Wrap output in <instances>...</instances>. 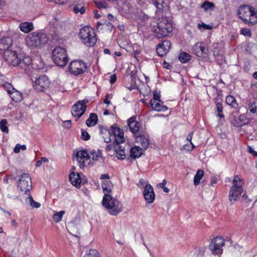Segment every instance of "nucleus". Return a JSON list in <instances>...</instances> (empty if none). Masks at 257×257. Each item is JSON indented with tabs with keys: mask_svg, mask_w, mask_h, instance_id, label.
I'll return each instance as SVG.
<instances>
[{
	"mask_svg": "<svg viewBox=\"0 0 257 257\" xmlns=\"http://www.w3.org/2000/svg\"><path fill=\"white\" fill-rule=\"evenodd\" d=\"M151 26L158 38L167 36L173 30L172 24L166 17L158 18L156 22L151 24Z\"/></svg>",
	"mask_w": 257,
	"mask_h": 257,
	"instance_id": "1",
	"label": "nucleus"
},
{
	"mask_svg": "<svg viewBox=\"0 0 257 257\" xmlns=\"http://www.w3.org/2000/svg\"><path fill=\"white\" fill-rule=\"evenodd\" d=\"M47 41L48 38L45 34L37 32L30 33L25 39L26 45L31 48L41 47Z\"/></svg>",
	"mask_w": 257,
	"mask_h": 257,
	"instance_id": "2",
	"label": "nucleus"
},
{
	"mask_svg": "<svg viewBox=\"0 0 257 257\" xmlns=\"http://www.w3.org/2000/svg\"><path fill=\"white\" fill-rule=\"evenodd\" d=\"M102 205L106 208L108 213L116 216L122 210V205L117 199L111 196H104L102 199Z\"/></svg>",
	"mask_w": 257,
	"mask_h": 257,
	"instance_id": "3",
	"label": "nucleus"
},
{
	"mask_svg": "<svg viewBox=\"0 0 257 257\" xmlns=\"http://www.w3.org/2000/svg\"><path fill=\"white\" fill-rule=\"evenodd\" d=\"M232 185L229 191V200L231 203H234L238 200L241 194L243 192V182L238 176H235L232 180Z\"/></svg>",
	"mask_w": 257,
	"mask_h": 257,
	"instance_id": "4",
	"label": "nucleus"
},
{
	"mask_svg": "<svg viewBox=\"0 0 257 257\" xmlns=\"http://www.w3.org/2000/svg\"><path fill=\"white\" fill-rule=\"evenodd\" d=\"M238 15L245 24L252 25L257 22V13L254 8L241 6L238 10Z\"/></svg>",
	"mask_w": 257,
	"mask_h": 257,
	"instance_id": "5",
	"label": "nucleus"
},
{
	"mask_svg": "<svg viewBox=\"0 0 257 257\" xmlns=\"http://www.w3.org/2000/svg\"><path fill=\"white\" fill-rule=\"evenodd\" d=\"M79 37L82 43L87 46H93L96 42L94 30L90 27H84L80 30Z\"/></svg>",
	"mask_w": 257,
	"mask_h": 257,
	"instance_id": "6",
	"label": "nucleus"
},
{
	"mask_svg": "<svg viewBox=\"0 0 257 257\" xmlns=\"http://www.w3.org/2000/svg\"><path fill=\"white\" fill-rule=\"evenodd\" d=\"M76 157L81 168L88 166L90 164V158L94 161L98 160L100 159L99 156L95 151H91L90 156H89L85 150L78 151L76 154Z\"/></svg>",
	"mask_w": 257,
	"mask_h": 257,
	"instance_id": "7",
	"label": "nucleus"
},
{
	"mask_svg": "<svg viewBox=\"0 0 257 257\" xmlns=\"http://www.w3.org/2000/svg\"><path fill=\"white\" fill-rule=\"evenodd\" d=\"M18 189L26 195H30L32 189V183L30 175L28 173H23L17 181Z\"/></svg>",
	"mask_w": 257,
	"mask_h": 257,
	"instance_id": "8",
	"label": "nucleus"
},
{
	"mask_svg": "<svg viewBox=\"0 0 257 257\" xmlns=\"http://www.w3.org/2000/svg\"><path fill=\"white\" fill-rule=\"evenodd\" d=\"M52 58L54 63L60 67L65 66L68 63L67 52L61 47H57L53 50Z\"/></svg>",
	"mask_w": 257,
	"mask_h": 257,
	"instance_id": "9",
	"label": "nucleus"
},
{
	"mask_svg": "<svg viewBox=\"0 0 257 257\" xmlns=\"http://www.w3.org/2000/svg\"><path fill=\"white\" fill-rule=\"evenodd\" d=\"M225 245V240L221 236H217L212 239L209 245V249L214 255L220 256L223 252V246Z\"/></svg>",
	"mask_w": 257,
	"mask_h": 257,
	"instance_id": "10",
	"label": "nucleus"
},
{
	"mask_svg": "<svg viewBox=\"0 0 257 257\" xmlns=\"http://www.w3.org/2000/svg\"><path fill=\"white\" fill-rule=\"evenodd\" d=\"M68 68L71 74L78 75L86 72L88 67L87 64L83 61L77 60L72 61L69 64Z\"/></svg>",
	"mask_w": 257,
	"mask_h": 257,
	"instance_id": "11",
	"label": "nucleus"
},
{
	"mask_svg": "<svg viewBox=\"0 0 257 257\" xmlns=\"http://www.w3.org/2000/svg\"><path fill=\"white\" fill-rule=\"evenodd\" d=\"M88 102L87 99L77 101L72 108L71 112L73 116L76 118L80 117L85 112L87 108L86 103Z\"/></svg>",
	"mask_w": 257,
	"mask_h": 257,
	"instance_id": "12",
	"label": "nucleus"
},
{
	"mask_svg": "<svg viewBox=\"0 0 257 257\" xmlns=\"http://www.w3.org/2000/svg\"><path fill=\"white\" fill-rule=\"evenodd\" d=\"M4 58L9 65L17 66L19 64L20 56L15 51L12 50L6 51L4 53Z\"/></svg>",
	"mask_w": 257,
	"mask_h": 257,
	"instance_id": "13",
	"label": "nucleus"
},
{
	"mask_svg": "<svg viewBox=\"0 0 257 257\" xmlns=\"http://www.w3.org/2000/svg\"><path fill=\"white\" fill-rule=\"evenodd\" d=\"M111 134L114 137L115 141L113 143L118 145L124 142L123 131L118 127L113 125L110 127Z\"/></svg>",
	"mask_w": 257,
	"mask_h": 257,
	"instance_id": "14",
	"label": "nucleus"
},
{
	"mask_svg": "<svg viewBox=\"0 0 257 257\" xmlns=\"http://www.w3.org/2000/svg\"><path fill=\"white\" fill-rule=\"evenodd\" d=\"M5 86L8 87V92L13 101L19 102L22 100V94L20 91L13 88L10 83L7 82L5 84Z\"/></svg>",
	"mask_w": 257,
	"mask_h": 257,
	"instance_id": "15",
	"label": "nucleus"
},
{
	"mask_svg": "<svg viewBox=\"0 0 257 257\" xmlns=\"http://www.w3.org/2000/svg\"><path fill=\"white\" fill-rule=\"evenodd\" d=\"M49 85V79L45 75L40 76L35 81L36 89L39 91H43Z\"/></svg>",
	"mask_w": 257,
	"mask_h": 257,
	"instance_id": "16",
	"label": "nucleus"
},
{
	"mask_svg": "<svg viewBox=\"0 0 257 257\" xmlns=\"http://www.w3.org/2000/svg\"><path fill=\"white\" fill-rule=\"evenodd\" d=\"M193 52L198 57H206L207 55V50L205 49V44L196 43L192 48Z\"/></svg>",
	"mask_w": 257,
	"mask_h": 257,
	"instance_id": "17",
	"label": "nucleus"
},
{
	"mask_svg": "<svg viewBox=\"0 0 257 257\" xmlns=\"http://www.w3.org/2000/svg\"><path fill=\"white\" fill-rule=\"evenodd\" d=\"M143 195L148 203H151L154 202L155 195L153 188L150 184H146L143 192Z\"/></svg>",
	"mask_w": 257,
	"mask_h": 257,
	"instance_id": "18",
	"label": "nucleus"
},
{
	"mask_svg": "<svg viewBox=\"0 0 257 257\" xmlns=\"http://www.w3.org/2000/svg\"><path fill=\"white\" fill-rule=\"evenodd\" d=\"M171 46V42L168 40H164L159 44L157 47L158 54L163 57L169 52Z\"/></svg>",
	"mask_w": 257,
	"mask_h": 257,
	"instance_id": "19",
	"label": "nucleus"
},
{
	"mask_svg": "<svg viewBox=\"0 0 257 257\" xmlns=\"http://www.w3.org/2000/svg\"><path fill=\"white\" fill-rule=\"evenodd\" d=\"M249 123V119L244 114L234 117L232 124L235 127H241Z\"/></svg>",
	"mask_w": 257,
	"mask_h": 257,
	"instance_id": "20",
	"label": "nucleus"
},
{
	"mask_svg": "<svg viewBox=\"0 0 257 257\" xmlns=\"http://www.w3.org/2000/svg\"><path fill=\"white\" fill-rule=\"evenodd\" d=\"M247 112L254 117H257V102L255 100H250L246 102Z\"/></svg>",
	"mask_w": 257,
	"mask_h": 257,
	"instance_id": "21",
	"label": "nucleus"
},
{
	"mask_svg": "<svg viewBox=\"0 0 257 257\" xmlns=\"http://www.w3.org/2000/svg\"><path fill=\"white\" fill-rule=\"evenodd\" d=\"M12 43V39L10 37H3L0 40V50L4 52L10 50L9 49Z\"/></svg>",
	"mask_w": 257,
	"mask_h": 257,
	"instance_id": "22",
	"label": "nucleus"
},
{
	"mask_svg": "<svg viewBox=\"0 0 257 257\" xmlns=\"http://www.w3.org/2000/svg\"><path fill=\"white\" fill-rule=\"evenodd\" d=\"M127 124L130 131L133 133H137L139 130V123L136 120L135 116H132L127 120Z\"/></svg>",
	"mask_w": 257,
	"mask_h": 257,
	"instance_id": "23",
	"label": "nucleus"
},
{
	"mask_svg": "<svg viewBox=\"0 0 257 257\" xmlns=\"http://www.w3.org/2000/svg\"><path fill=\"white\" fill-rule=\"evenodd\" d=\"M160 101H156L155 100H150V104L153 110H156L157 111H165L168 110V107L166 106L163 105V102L160 103Z\"/></svg>",
	"mask_w": 257,
	"mask_h": 257,
	"instance_id": "24",
	"label": "nucleus"
},
{
	"mask_svg": "<svg viewBox=\"0 0 257 257\" xmlns=\"http://www.w3.org/2000/svg\"><path fill=\"white\" fill-rule=\"evenodd\" d=\"M19 64L17 66L21 68L25 69L26 67L30 65L32 63V60L29 56L21 57L20 56L18 61Z\"/></svg>",
	"mask_w": 257,
	"mask_h": 257,
	"instance_id": "25",
	"label": "nucleus"
},
{
	"mask_svg": "<svg viewBox=\"0 0 257 257\" xmlns=\"http://www.w3.org/2000/svg\"><path fill=\"white\" fill-rule=\"evenodd\" d=\"M114 149L116 154L118 155L117 159L119 160H123L125 157V147L122 145L118 146L113 143Z\"/></svg>",
	"mask_w": 257,
	"mask_h": 257,
	"instance_id": "26",
	"label": "nucleus"
},
{
	"mask_svg": "<svg viewBox=\"0 0 257 257\" xmlns=\"http://www.w3.org/2000/svg\"><path fill=\"white\" fill-rule=\"evenodd\" d=\"M113 184L110 181H104L102 183V188L104 194V196H110L109 193L112 191Z\"/></svg>",
	"mask_w": 257,
	"mask_h": 257,
	"instance_id": "27",
	"label": "nucleus"
},
{
	"mask_svg": "<svg viewBox=\"0 0 257 257\" xmlns=\"http://www.w3.org/2000/svg\"><path fill=\"white\" fill-rule=\"evenodd\" d=\"M69 180L71 184L76 187L79 186L81 182L80 175L78 173H71L69 175Z\"/></svg>",
	"mask_w": 257,
	"mask_h": 257,
	"instance_id": "28",
	"label": "nucleus"
},
{
	"mask_svg": "<svg viewBox=\"0 0 257 257\" xmlns=\"http://www.w3.org/2000/svg\"><path fill=\"white\" fill-rule=\"evenodd\" d=\"M100 133L102 136L104 141L106 143L111 142V136H112L111 130L101 127L100 128Z\"/></svg>",
	"mask_w": 257,
	"mask_h": 257,
	"instance_id": "29",
	"label": "nucleus"
},
{
	"mask_svg": "<svg viewBox=\"0 0 257 257\" xmlns=\"http://www.w3.org/2000/svg\"><path fill=\"white\" fill-rule=\"evenodd\" d=\"M19 28L21 31L28 33L34 29V26L32 22H27L21 23Z\"/></svg>",
	"mask_w": 257,
	"mask_h": 257,
	"instance_id": "30",
	"label": "nucleus"
},
{
	"mask_svg": "<svg viewBox=\"0 0 257 257\" xmlns=\"http://www.w3.org/2000/svg\"><path fill=\"white\" fill-rule=\"evenodd\" d=\"M142 154L143 150L139 147L135 146L130 149V156L132 158H139Z\"/></svg>",
	"mask_w": 257,
	"mask_h": 257,
	"instance_id": "31",
	"label": "nucleus"
},
{
	"mask_svg": "<svg viewBox=\"0 0 257 257\" xmlns=\"http://www.w3.org/2000/svg\"><path fill=\"white\" fill-rule=\"evenodd\" d=\"M137 142L140 143L141 146L145 149H147L149 145V139L147 137L144 135H140L136 138Z\"/></svg>",
	"mask_w": 257,
	"mask_h": 257,
	"instance_id": "32",
	"label": "nucleus"
},
{
	"mask_svg": "<svg viewBox=\"0 0 257 257\" xmlns=\"http://www.w3.org/2000/svg\"><path fill=\"white\" fill-rule=\"evenodd\" d=\"M98 121L97 116L94 113H91L89 117L86 120V123L89 127L95 125Z\"/></svg>",
	"mask_w": 257,
	"mask_h": 257,
	"instance_id": "33",
	"label": "nucleus"
},
{
	"mask_svg": "<svg viewBox=\"0 0 257 257\" xmlns=\"http://www.w3.org/2000/svg\"><path fill=\"white\" fill-rule=\"evenodd\" d=\"M226 103L234 108H237L238 106L237 103L236 101L235 98L232 95H228L226 96Z\"/></svg>",
	"mask_w": 257,
	"mask_h": 257,
	"instance_id": "34",
	"label": "nucleus"
},
{
	"mask_svg": "<svg viewBox=\"0 0 257 257\" xmlns=\"http://www.w3.org/2000/svg\"><path fill=\"white\" fill-rule=\"evenodd\" d=\"M203 175L204 171L202 170H198L194 177L193 181L195 185L196 186L200 183V180L202 178Z\"/></svg>",
	"mask_w": 257,
	"mask_h": 257,
	"instance_id": "35",
	"label": "nucleus"
},
{
	"mask_svg": "<svg viewBox=\"0 0 257 257\" xmlns=\"http://www.w3.org/2000/svg\"><path fill=\"white\" fill-rule=\"evenodd\" d=\"M73 11L75 14H78L79 13L81 14H83L86 11V8L81 4H77L74 5Z\"/></svg>",
	"mask_w": 257,
	"mask_h": 257,
	"instance_id": "36",
	"label": "nucleus"
},
{
	"mask_svg": "<svg viewBox=\"0 0 257 257\" xmlns=\"http://www.w3.org/2000/svg\"><path fill=\"white\" fill-rule=\"evenodd\" d=\"M201 8L203 9L205 11H207L209 10H213L215 8V5L212 2L206 1L201 4Z\"/></svg>",
	"mask_w": 257,
	"mask_h": 257,
	"instance_id": "37",
	"label": "nucleus"
},
{
	"mask_svg": "<svg viewBox=\"0 0 257 257\" xmlns=\"http://www.w3.org/2000/svg\"><path fill=\"white\" fill-rule=\"evenodd\" d=\"M191 56L186 52H182L179 56V60L183 63L188 62L191 59Z\"/></svg>",
	"mask_w": 257,
	"mask_h": 257,
	"instance_id": "38",
	"label": "nucleus"
},
{
	"mask_svg": "<svg viewBox=\"0 0 257 257\" xmlns=\"http://www.w3.org/2000/svg\"><path fill=\"white\" fill-rule=\"evenodd\" d=\"M205 251L206 248L205 247L200 246L196 248L195 251L196 257H204Z\"/></svg>",
	"mask_w": 257,
	"mask_h": 257,
	"instance_id": "39",
	"label": "nucleus"
},
{
	"mask_svg": "<svg viewBox=\"0 0 257 257\" xmlns=\"http://www.w3.org/2000/svg\"><path fill=\"white\" fill-rule=\"evenodd\" d=\"M215 103L216 108L218 112V116L221 118H223L224 117V115L222 113L223 107L221 102L218 101V100L216 99L215 101Z\"/></svg>",
	"mask_w": 257,
	"mask_h": 257,
	"instance_id": "40",
	"label": "nucleus"
},
{
	"mask_svg": "<svg viewBox=\"0 0 257 257\" xmlns=\"http://www.w3.org/2000/svg\"><path fill=\"white\" fill-rule=\"evenodd\" d=\"M26 201L28 202L30 205L33 208H38L40 207V204L37 202H36L34 200L33 197L31 196H30L26 198Z\"/></svg>",
	"mask_w": 257,
	"mask_h": 257,
	"instance_id": "41",
	"label": "nucleus"
},
{
	"mask_svg": "<svg viewBox=\"0 0 257 257\" xmlns=\"http://www.w3.org/2000/svg\"><path fill=\"white\" fill-rule=\"evenodd\" d=\"M65 212L63 210H61L59 212H57L55 213L53 216V219L56 222H60L62 218L63 215L65 214Z\"/></svg>",
	"mask_w": 257,
	"mask_h": 257,
	"instance_id": "42",
	"label": "nucleus"
},
{
	"mask_svg": "<svg viewBox=\"0 0 257 257\" xmlns=\"http://www.w3.org/2000/svg\"><path fill=\"white\" fill-rule=\"evenodd\" d=\"M84 257H99L98 252L94 249H89L87 251Z\"/></svg>",
	"mask_w": 257,
	"mask_h": 257,
	"instance_id": "43",
	"label": "nucleus"
},
{
	"mask_svg": "<svg viewBox=\"0 0 257 257\" xmlns=\"http://www.w3.org/2000/svg\"><path fill=\"white\" fill-rule=\"evenodd\" d=\"M152 2L159 11L163 10L164 8L163 4H164V0H152Z\"/></svg>",
	"mask_w": 257,
	"mask_h": 257,
	"instance_id": "44",
	"label": "nucleus"
},
{
	"mask_svg": "<svg viewBox=\"0 0 257 257\" xmlns=\"http://www.w3.org/2000/svg\"><path fill=\"white\" fill-rule=\"evenodd\" d=\"M7 120L6 119H3L0 121V128L5 133H8L9 129L7 126Z\"/></svg>",
	"mask_w": 257,
	"mask_h": 257,
	"instance_id": "45",
	"label": "nucleus"
},
{
	"mask_svg": "<svg viewBox=\"0 0 257 257\" xmlns=\"http://www.w3.org/2000/svg\"><path fill=\"white\" fill-rule=\"evenodd\" d=\"M94 3L96 7L99 8V9H105L107 7V3L104 1H100V2H96L95 1Z\"/></svg>",
	"mask_w": 257,
	"mask_h": 257,
	"instance_id": "46",
	"label": "nucleus"
},
{
	"mask_svg": "<svg viewBox=\"0 0 257 257\" xmlns=\"http://www.w3.org/2000/svg\"><path fill=\"white\" fill-rule=\"evenodd\" d=\"M240 34L245 36L250 37L251 36V32L249 29L244 28L240 31Z\"/></svg>",
	"mask_w": 257,
	"mask_h": 257,
	"instance_id": "47",
	"label": "nucleus"
},
{
	"mask_svg": "<svg viewBox=\"0 0 257 257\" xmlns=\"http://www.w3.org/2000/svg\"><path fill=\"white\" fill-rule=\"evenodd\" d=\"M81 138L83 140L87 141L90 139V136L87 132H86L85 131H81Z\"/></svg>",
	"mask_w": 257,
	"mask_h": 257,
	"instance_id": "48",
	"label": "nucleus"
},
{
	"mask_svg": "<svg viewBox=\"0 0 257 257\" xmlns=\"http://www.w3.org/2000/svg\"><path fill=\"white\" fill-rule=\"evenodd\" d=\"M152 99V100H155V102L161 101L160 94L157 93V92H154L153 95V98Z\"/></svg>",
	"mask_w": 257,
	"mask_h": 257,
	"instance_id": "49",
	"label": "nucleus"
},
{
	"mask_svg": "<svg viewBox=\"0 0 257 257\" xmlns=\"http://www.w3.org/2000/svg\"><path fill=\"white\" fill-rule=\"evenodd\" d=\"M190 144L191 145V148L187 149V147H189V145L186 144V145L183 146L182 149L186 150L187 151H192L193 149L195 148V146L193 145V144L192 142L190 143Z\"/></svg>",
	"mask_w": 257,
	"mask_h": 257,
	"instance_id": "50",
	"label": "nucleus"
},
{
	"mask_svg": "<svg viewBox=\"0 0 257 257\" xmlns=\"http://www.w3.org/2000/svg\"><path fill=\"white\" fill-rule=\"evenodd\" d=\"M217 181H218V179L217 177H216L215 176H212L211 177L210 183L212 186H213L214 184H216Z\"/></svg>",
	"mask_w": 257,
	"mask_h": 257,
	"instance_id": "51",
	"label": "nucleus"
},
{
	"mask_svg": "<svg viewBox=\"0 0 257 257\" xmlns=\"http://www.w3.org/2000/svg\"><path fill=\"white\" fill-rule=\"evenodd\" d=\"M136 73H137V71H135V70H133L131 72L130 76L131 77L132 81H135V79H136Z\"/></svg>",
	"mask_w": 257,
	"mask_h": 257,
	"instance_id": "52",
	"label": "nucleus"
},
{
	"mask_svg": "<svg viewBox=\"0 0 257 257\" xmlns=\"http://www.w3.org/2000/svg\"><path fill=\"white\" fill-rule=\"evenodd\" d=\"M198 28H201V27H203L205 29L209 30L211 28V27L209 25H207L204 23H202L201 24H198Z\"/></svg>",
	"mask_w": 257,
	"mask_h": 257,
	"instance_id": "53",
	"label": "nucleus"
},
{
	"mask_svg": "<svg viewBox=\"0 0 257 257\" xmlns=\"http://www.w3.org/2000/svg\"><path fill=\"white\" fill-rule=\"evenodd\" d=\"M116 80V76L115 74L111 75L110 76V83L111 84L114 83Z\"/></svg>",
	"mask_w": 257,
	"mask_h": 257,
	"instance_id": "54",
	"label": "nucleus"
},
{
	"mask_svg": "<svg viewBox=\"0 0 257 257\" xmlns=\"http://www.w3.org/2000/svg\"><path fill=\"white\" fill-rule=\"evenodd\" d=\"M67 0H54L53 2L59 5H63L67 3Z\"/></svg>",
	"mask_w": 257,
	"mask_h": 257,
	"instance_id": "55",
	"label": "nucleus"
},
{
	"mask_svg": "<svg viewBox=\"0 0 257 257\" xmlns=\"http://www.w3.org/2000/svg\"><path fill=\"white\" fill-rule=\"evenodd\" d=\"M163 66H164V68H165L166 69H170L172 67L171 65L169 64L168 63H167L166 61H164V62H163Z\"/></svg>",
	"mask_w": 257,
	"mask_h": 257,
	"instance_id": "56",
	"label": "nucleus"
},
{
	"mask_svg": "<svg viewBox=\"0 0 257 257\" xmlns=\"http://www.w3.org/2000/svg\"><path fill=\"white\" fill-rule=\"evenodd\" d=\"M109 178H110V176L108 174H102L100 177V179L101 180L109 179Z\"/></svg>",
	"mask_w": 257,
	"mask_h": 257,
	"instance_id": "57",
	"label": "nucleus"
},
{
	"mask_svg": "<svg viewBox=\"0 0 257 257\" xmlns=\"http://www.w3.org/2000/svg\"><path fill=\"white\" fill-rule=\"evenodd\" d=\"M193 132H191L187 137L186 140L190 143L192 142V139L193 137Z\"/></svg>",
	"mask_w": 257,
	"mask_h": 257,
	"instance_id": "58",
	"label": "nucleus"
},
{
	"mask_svg": "<svg viewBox=\"0 0 257 257\" xmlns=\"http://www.w3.org/2000/svg\"><path fill=\"white\" fill-rule=\"evenodd\" d=\"M20 144H17L14 148V151L15 153H19L20 151Z\"/></svg>",
	"mask_w": 257,
	"mask_h": 257,
	"instance_id": "59",
	"label": "nucleus"
},
{
	"mask_svg": "<svg viewBox=\"0 0 257 257\" xmlns=\"http://www.w3.org/2000/svg\"><path fill=\"white\" fill-rule=\"evenodd\" d=\"M71 120H66L64 121V124H65V126L67 127H70L71 126Z\"/></svg>",
	"mask_w": 257,
	"mask_h": 257,
	"instance_id": "60",
	"label": "nucleus"
},
{
	"mask_svg": "<svg viewBox=\"0 0 257 257\" xmlns=\"http://www.w3.org/2000/svg\"><path fill=\"white\" fill-rule=\"evenodd\" d=\"M96 153L97 154V155L99 156L100 157V159H102L103 161H104V158L102 156V151L100 150H98L97 151V152H96Z\"/></svg>",
	"mask_w": 257,
	"mask_h": 257,
	"instance_id": "61",
	"label": "nucleus"
},
{
	"mask_svg": "<svg viewBox=\"0 0 257 257\" xmlns=\"http://www.w3.org/2000/svg\"><path fill=\"white\" fill-rule=\"evenodd\" d=\"M162 189L163 191L166 193H169L170 191V189L168 188L165 187V186H163V185L162 186Z\"/></svg>",
	"mask_w": 257,
	"mask_h": 257,
	"instance_id": "62",
	"label": "nucleus"
},
{
	"mask_svg": "<svg viewBox=\"0 0 257 257\" xmlns=\"http://www.w3.org/2000/svg\"><path fill=\"white\" fill-rule=\"evenodd\" d=\"M106 98L104 100L103 102L106 104H109L110 102L108 100V95H106Z\"/></svg>",
	"mask_w": 257,
	"mask_h": 257,
	"instance_id": "63",
	"label": "nucleus"
},
{
	"mask_svg": "<svg viewBox=\"0 0 257 257\" xmlns=\"http://www.w3.org/2000/svg\"><path fill=\"white\" fill-rule=\"evenodd\" d=\"M94 13H95V16L94 17L96 19H98L100 17V15H99V14H98V11H94Z\"/></svg>",
	"mask_w": 257,
	"mask_h": 257,
	"instance_id": "64",
	"label": "nucleus"
}]
</instances>
